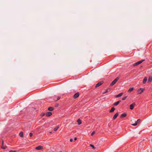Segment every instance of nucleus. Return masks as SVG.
<instances>
[{
	"label": "nucleus",
	"instance_id": "obj_14",
	"mask_svg": "<svg viewBox=\"0 0 152 152\" xmlns=\"http://www.w3.org/2000/svg\"><path fill=\"white\" fill-rule=\"evenodd\" d=\"M126 113H123L121 115V117H125L126 116Z\"/></svg>",
	"mask_w": 152,
	"mask_h": 152
},
{
	"label": "nucleus",
	"instance_id": "obj_17",
	"mask_svg": "<svg viewBox=\"0 0 152 152\" xmlns=\"http://www.w3.org/2000/svg\"><path fill=\"white\" fill-rule=\"evenodd\" d=\"M123 94V93H120L118 95H117L116 96V97H117V98H118V97H121V96H122Z\"/></svg>",
	"mask_w": 152,
	"mask_h": 152
},
{
	"label": "nucleus",
	"instance_id": "obj_31",
	"mask_svg": "<svg viewBox=\"0 0 152 152\" xmlns=\"http://www.w3.org/2000/svg\"><path fill=\"white\" fill-rule=\"evenodd\" d=\"M9 152H16V151L11 150Z\"/></svg>",
	"mask_w": 152,
	"mask_h": 152
},
{
	"label": "nucleus",
	"instance_id": "obj_22",
	"mask_svg": "<svg viewBox=\"0 0 152 152\" xmlns=\"http://www.w3.org/2000/svg\"><path fill=\"white\" fill-rule=\"evenodd\" d=\"M58 128H59V126H57L54 128L53 130L54 131H56L58 129Z\"/></svg>",
	"mask_w": 152,
	"mask_h": 152
},
{
	"label": "nucleus",
	"instance_id": "obj_27",
	"mask_svg": "<svg viewBox=\"0 0 152 152\" xmlns=\"http://www.w3.org/2000/svg\"><path fill=\"white\" fill-rule=\"evenodd\" d=\"M90 146L91 147H92L94 149H95V148L94 147V146L92 145V144H90Z\"/></svg>",
	"mask_w": 152,
	"mask_h": 152
},
{
	"label": "nucleus",
	"instance_id": "obj_1",
	"mask_svg": "<svg viewBox=\"0 0 152 152\" xmlns=\"http://www.w3.org/2000/svg\"><path fill=\"white\" fill-rule=\"evenodd\" d=\"M119 77H117L110 84V86H112L114 85L119 80Z\"/></svg>",
	"mask_w": 152,
	"mask_h": 152
},
{
	"label": "nucleus",
	"instance_id": "obj_25",
	"mask_svg": "<svg viewBox=\"0 0 152 152\" xmlns=\"http://www.w3.org/2000/svg\"><path fill=\"white\" fill-rule=\"evenodd\" d=\"M137 124V123L135 122V123L132 124V125L133 126H136Z\"/></svg>",
	"mask_w": 152,
	"mask_h": 152
},
{
	"label": "nucleus",
	"instance_id": "obj_5",
	"mask_svg": "<svg viewBox=\"0 0 152 152\" xmlns=\"http://www.w3.org/2000/svg\"><path fill=\"white\" fill-rule=\"evenodd\" d=\"M79 94L78 92H77L75 94V95H74L73 97L75 99H76L79 96Z\"/></svg>",
	"mask_w": 152,
	"mask_h": 152
},
{
	"label": "nucleus",
	"instance_id": "obj_28",
	"mask_svg": "<svg viewBox=\"0 0 152 152\" xmlns=\"http://www.w3.org/2000/svg\"><path fill=\"white\" fill-rule=\"evenodd\" d=\"M95 133V132L94 131L91 134V135L93 136L94 134Z\"/></svg>",
	"mask_w": 152,
	"mask_h": 152
},
{
	"label": "nucleus",
	"instance_id": "obj_15",
	"mask_svg": "<svg viewBox=\"0 0 152 152\" xmlns=\"http://www.w3.org/2000/svg\"><path fill=\"white\" fill-rule=\"evenodd\" d=\"M147 80V79L146 77H144V79L143 80V84H145L146 83V82Z\"/></svg>",
	"mask_w": 152,
	"mask_h": 152
},
{
	"label": "nucleus",
	"instance_id": "obj_6",
	"mask_svg": "<svg viewBox=\"0 0 152 152\" xmlns=\"http://www.w3.org/2000/svg\"><path fill=\"white\" fill-rule=\"evenodd\" d=\"M102 84V83L101 82H99L96 84V85L95 86V87L97 88V87H99V86H100Z\"/></svg>",
	"mask_w": 152,
	"mask_h": 152
},
{
	"label": "nucleus",
	"instance_id": "obj_8",
	"mask_svg": "<svg viewBox=\"0 0 152 152\" xmlns=\"http://www.w3.org/2000/svg\"><path fill=\"white\" fill-rule=\"evenodd\" d=\"M42 149V147L41 146H39L35 148V149L37 150H40Z\"/></svg>",
	"mask_w": 152,
	"mask_h": 152
},
{
	"label": "nucleus",
	"instance_id": "obj_29",
	"mask_svg": "<svg viewBox=\"0 0 152 152\" xmlns=\"http://www.w3.org/2000/svg\"><path fill=\"white\" fill-rule=\"evenodd\" d=\"M45 115V114L44 113H42L41 115V116H44V115Z\"/></svg>",
	"mask_w": 152,
	"mask_h": 152
},
{
	"label": "nucleus",
	"instance_id": "obj_11",
	"mask_svg": "<svg viewBox=\"0 0 152 152\" xmlns=\"http://www.w3.org/2000/svg\"><path fill=\"white\" fill-rule=\"evenodd\" d=\"M135 104H132L130 105V109L131 110H132L133 109L134 106Z\"/></svg>",
	"mask_w": 152,
	"mask_h": 152
},
{
	"label": "nucleus",
	"instance_id": "obj_4",
	"mask_svg": "<svg viewBox=\"0 0 152 152\" xmlns=\"http://www.w3.org/2000/svg\"><path fill=\"white\" fill-rule=\"evenodd\" d=\"M60 98L61 97L59 96H55L53 97V99L56 101L59 100Z\"/></svg>",
	"mask_w": 152,
	"mask_h": 152
},
{
	"label": "nucleus",
	"instance_id": "obj_20",
	"mask_svg": "<svg viewBox=\"0 0 152 152\" xmlns=\"http://www.w3.org/2000/svg\"><path fill=\"white\" fill-rule=\"evenodd\" d=\"M48 110L50 111H53V108L52 107H50L48 108Z\"/></svg>",
	"mask_w": 152,
	"mask_h": 152
},
{
	"label": "nucleus",
	"instance_id": "obj_7",
	"mask_svg": "<svg viewBox=\"0 0 152 152\" xmlns=\"http://www.w3.org/2000/svg\"><path fill=\"white\" fill-rule=\"evenodd\" d=\"M52 115V113L51 112H47L45 114V115L47 116H50Z\"/></svg>",
	"mask_w": 152,
	"mask_h": 152
},
{
	"label": "nucleus",
	"instance_id": "obj_21",
	"mask_svg": "<svg viewBox=\"0 0 152 152\" xmlns=\"http://www.w3.org/2000/svg\"><path fill=\"white\" fill-rule=\"evenodd\" d=\"M19 135L20 137H22L23 136V133L22 132H21L19 133Z\"/></svg>",
	"mask_w": 152,
	"mask_h": 152
},
{
	"label": "nucleus",
	"instance_id": "obj_32",
	"mask_svg": "<svg viewBox=\"0 0 152 152\" xmlns=\"http://www.w3.org/2000/svg\"><path fill=\"white\" fill-rule=\"evenodd\" d=\"M73 139H72L71 138V139H70V142H72V141H73Z\"/></svg>",
	"mask_w": 152,
	"mask_h": 152
},
{
	"label": "nucleus",
	"instance_id": "obj_3",
	"mask_svg": "<svg viewBox=\"0 0 152 152\" xmlns=\"http://www.w3.org/2000/svg\"><path fill=\"white\" fill-rule=\"evenodd\" d=\"M144 91V89L142 88H141L137 90V93L138 94H142Z\"/></svg>",
	"mask_w": 152,
	"mask_h": 152
},
{
	"label": "nucleus",
	"instance_id": "obj_16",
	"mask_svg": "<svg viewBox=\"0 0 152 152\" xmlns=\"http://www.w3.org/2000/svg\"><path fill=\"white\" fill-rule=\"evenodd\" d=\"M134 88H129V90H128V92L129 93L131 92L133 90Z\"/></svg>",
	"mask_w": 152,
	"mask_h": 152
},
{
	"label": "nucleus",
	"instance_id": "obj_33",
	"mask_svg": "<svg viewBox=\"0 0 152 152\" xmlns=\"http://www.w3.org/2000/svg\"><path fill=\"white\" fill-rule=\"evenodd\" d=\"M77 140V138H76V137H75V138H74V140Z\"/></svg>",
	"mask_w": 152,
	"mask_h": 152
},
{
	"label": "nucleus",
	"instance_id": "obj_26",
	"mask_svg": "<svg viewBox=\"0 0 152 152\" xmlns=\"http://www.w3.org/2000/svg\"><path fill=\"white\" fill-rule=\"evenodd\" d=\"M127 96H126L125 97H123L122 99V100H125L127 98Z\"/></svg>",
	"mask_w": 152,
	"mask_h": 152
},
{
	"label": "nucleus",
	"instance_id": "obj_23",
	"mask_svg": "<svg viewBox=\"0 0 152 152\" xmlns=\"http://www.w3.org/2000/svg\"><path fill=\"white\" fill-rule=\"evenodd\" d=\"M152 80V77H149L148 79V81L149 82L151 81Z\"/></svg>",
	"mask_w": 152,
	"mask_h": 152
},
{
	"label": "nucleus",
	"instance_id": "obj_34",
	"mask_svg": "<svg viewBox=\"0 0 152 152\" xmlns=\"http://www.w3.org/2000/svg\"><path fill=\"white\" fill-rule=\"evenodd\" d=\"M58 105V104L56 105V107Z\"/></svg>",
	"mask_w": 152,
	"mask_h": 152
},
{
	"label": "nucleus",
	"instance_id": "obj_30",
	"mask_svg": "<svg viewBox=\"0 0 152 152\" xmlns=\"http://www.w3.org/2000/svg\"><path fill=\"white\" fill-rule=\"evenodd\" d=\"M33 135V134L32 133H30L29 134V135L30 137H32Z\"/></svg>",
	"mask_w": 152,
	"mask_h": 152
},
{
	"label": "nucleus",
	"instance_id": "obj_2",
	"mask_svg": "<svg viewBox=\"0 0 152 152\" xmlns=\"http://www.w3.org/2000/svg\"><path fill=\"white\" fill-rule=\"evenodd\" d=\"M144 61H145V60H142L139 61H138V62H137L134 63L133 64V66H137V65L140 64H141V63L142 62Z\"/></svg>",
	"mask_w": 152,
	"mask_h": 152
},
{
	"label": "nucleus",
	"instance_id": "obj_19",
	"mask_svg": "<svg viewBox=\"0 0 152 152\" xmlns=\"http://www.w3.org/2000/svg\"><path fill=\"white\" fill-rule=\"evenodd\" d=\"M115 110V108L114 107H113L111 109L110 111V113H112V112H113Z\"/></svg>",
	"mask_w": 152,
	"mask_h": 152
},
{
	"label": "nucleus",
	"instance_id": "obj_12",
	"mask_svg": "<svg viewBox=\"0 0 152 152\" xmlns=\"http://www.w3.org/2000/svg\"><path fill=\"white\" fill-rule=\"evenodd\" d=\"M118 115V113H116L113 116V119L115 120L117 117Z\"/></svg>",
	"mask_w": 152,
	"mask_h": 152
},
{
	"label": "nucleus",
	"instance_id": "obj_18",
	"mask_svg": "<svg viewBox=\"0 0 152 152\" xmlns=\"http://www.w3.org/2000/svg\"><path fill=\"white\" fill-rule=\"evenodd\" d=\"M77 122L78 123V125H80L81 124V121L80 119H79L77 120Z\"/></svg>",
	"mask_w": 152,
	"mask_h": 152
},
{
	"label": "nucleus",
	"instance_id": "obj_13",
	"mask_svg": "<svg viewBox=\"0 0 152 152\" xmlns=\"http://www.w3.org/2000/svg\"><path fill=\"white\" fill-rule=\"evenodd\" d=\"M3 144H4V141H3L2 142V145L1 146V148L4 149H5L7 148V147L5 146H4L3 145Z\"/></svg>",
	"mask_w": 152,
	"mask_h": 152
},
{
	"label": "nucleus",
	"instance_id": "obj_24",
	"mask_svg": "<svg viewBox=\"0 0 152 152\" xmlns=\"http://www.w3.org/2000/svg\"><path fill=\"white\" fill-rule=\"evenodd\" d=\"M141 121V120L140 119H138L137 121L136 122V123H137L138 124Z\"/></svg>",
	"mask_w": 152,
	"mask_h": 152
},
{
	"label": "nucleus",
	"instance_id": "obj_9",
	"mask_svg": "<svg viewBox=\"0 0 152 152\" xmlns=\"http://www.w3.org/2000/svg\"><path fill=\"white\" fill-rule=\"evenodd\" d=\"M121 102V100H119L118 101L115 102L113 104V105L114 106H116L118 105L120 102Z\"/></svg>",
	"mask_w": 152,
	"mask_h": 152
},
{
	"label": "nucleus",
	"instance_id": "obj_35",
	"mask_svg": "<svg viewBox=\"0 0 152 152\" xmlns=\"http://www.w3.org/2000/svg\"><path fill=\"white\" fill-rule=\"evenodd\" d=\"M60 152H63V151H60Z\"/></svg>",
	"mask_w": 152,
	"mask_h": 152
},
{
	"label": "nucleus",
	"instance_id": "obj_10",
	"mask_svg": "<svg viewBox=\"0 0 152 152\" xmlns=\"http://www.w3.org/2000/svg\"><path fill=\"white\" fill-rule=\"evenodd\" d=\"M110 91V88L107 89L105 91L102 93L103 94H104L108 92H109Z\"/></svg>",
	"mask_w": 152,
	"mask_h": 152
}]
</instances>
